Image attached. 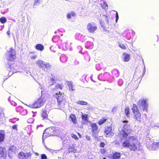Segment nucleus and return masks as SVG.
<instances>
[{"mask_svg":"<svg viewBox=\"0 0 159 159\" xmlns=\"http://www.w3.org/2000/svg\"><path fill=\"white\" fill-rule=\"evenodd\" d=\"M123 147L129 148L131 151H141L142 148L137 138L135 136H131L126 139L121 140Z\"/></svg>","mask_w":159,"mask_h":159,"instance_id":"obj_1","label":"nucleus"},{"mask_svg":"<svg viewBox=\"0 0 159 159\" xmlns=\"http://www.w3.org/2000/svg\"><path fill=\"white\" fill-rule=\"evenodd\" d=\"M123 125L122 130L120 132V136L121 138V140L126 139L128 138V134L132 132V130L129 125L128 124V121L127 120L122 122Z\"/></svg>","mask_w":159,"mask_h":159,"instance_id":"obj_2","label":"nucleus"},{"mask_svg":"<svg viewBox=\"0 0 159 159\" xmlns=\"http://www.w3.org/2000/svg\"><path fill=\"white\" fill-rule=\"evenodd\" d=\"M54 96L57 100L58 109L61 110L64 108L66 103L65 97L64 93L59 92V93H56Z\"/></svg>","mask_w":159,"mask_h":159,"instance_id":"obj_3","label":"nucleus"},{"mask_svg":"<svg viewBox=\"0 0 159 159\" xmlns=\"http://www.w3.org/2000/svg\"><path fill=\"white\" fill-rule=\"evenodd\" d=\"M137 105L141 111L147 112L148 107V100L147 99H142L139 101Z\"/></svg>","mask_w":159,"mask_h":159,"instance_id":"obj_4","label":"nucleus"},{"mask_svg":"<svg viewBox=\"0 0 159 159\" xmlns=\"http://www.w3.org/2000/svg\"><path fill=\"white\" fill-rule=\"evenodd\" d=\"M133 112L134 114V119L140 122L141 121V115L138 109L137 105L134 104L132 108Z\"/></svg>","mask_w":159,"mask_h":159,"instance_id":"obj_5","label":"nucleus"},{"mask_svg":"<svg viewBox=\"0 0 159 159\" xmlns=\"http://www.w3.org/2000/svg\"><path fill=\"white\" fill-rule=\"evenodd\" d=\"M46 101V98L45 97L41 98L35 101L34 104L30 105V107L33 108L40 107L44 104Z\"/></svg>","mask_w":159,"mask_h":159,"instance_id":"obj_6","label":"nucleus"},{"mask_svg":"<svg viewBox=\"0 0 159 159\" xmlns=\"http://www.w3.org/2000/svg\"><path fill=\"white\" fill-rule=\"evenodd\" d=\"M56 130L54 127H49L46 129L44 131L43 138L49 136H54V133Z\"/></svg>","mask_w":159,"mask_h":159,"instance_id":"obj_7","label":"nucleus"},{"mask_svg":"<svg viewBox=\"0 0 159 159\" xmlns=\"http://www.w3.org/2000/svg\"><path fill=\"white\" fill-rule=\"evenodd\" d=\"M102 74H99L98 76V78L100 80H107L111 82V80L113 79V77L111 76L110 74L107 72H106L104 73L102 77Z\"/></svg>","mask_w":159,"mask_h":159,"instance_id":"obj_8","label":"nucleus"},{"mask_svg":"<svg viewBox=\"0 0 159 159\" xmlns=\"http://www.w3.org/2000/svg\"><path fill=\"white\" fill-rule=\"evenodd\" d=\"M16 57V52L15 50L11 48L7 53L6 58L8 61H12Z\"/></svg>","mask_w":159,"mask_h":159,"instance_id":"obj_9","label":"nucleus"},{"mask_svg":"<svg viewBox=\"0 0 159 159\" xmlns=\"http://www.w3.org/2000/svg\"><path fill=\"white\" fill-rule=\"evenodd\" d=\"M150 143V144L148 143L147 145V147L149 150H155L159 148V142H153Z\"/></svg>","mask_w":159,"mask_h":159,"instance_id":"obj_10","label":"nucleus"},{"mask_svg":"<svg viewBox=\"0 0 159 159\" xmlns=\"http://www.w3.org/2000/svg\"><path fill=\"white\" fill-rule=\"evenodd\" d=\"M87 29L89 32L93 33L97 29L96 25L93 22L89 23L87 26Z\"/></svg>","mask_w":159,"mask_h":159,"instance_id":"obj_11","label":"nucleus"},{"mask_svg":"<svg viewBox=\"0 0 159 159\" xmlns=\"http://www.w3.org/2000/svg\"><path fill=\"white\" fill-rule=\"evenodd\" d=\"M9 66L7 68V70L9 71L8 77H5L4 79L6 80L9 77L11 76L13 74L16 72L15 69L14 68L15 65L12 64L11 65H8Z\"/></svg>","mask_w":159,"mask_h":159,"instance_id":"obj_12","label":"nucleus"},{"mask_svg":"<svg viewBox=\"0 0 159 159\" xmlns=\"http://www.w3.org/2000/svg\"><path fill=\"white\" fill-rule=\"evenodd\" d=\"M92 128V131L93 133V136L94 138L97 137V134L99 132L98 125L95 123L91 124Z\"/></svg>","mask_w":159,"mask_h":159,"instance_id":"obj_13","label":"nucleus"},{"mask_svg":"<svg viewBox=\"0 0 159 159\" xmlns=\"http://www.w3.org/2000/svg\"><path fill=\"white\" fill-rule=\"evenodd\" d=\"M111 130V127L106 126L105 127L104 132L106 137H109L112 134Z\"/></svg>","mask_w":159,"mask_h":159,"instance_id":"obj_14","label":"nucleus"},{"mask_svg":"<svg viewBox=\"0 0 159 159\" xmlns=\"http://www.w3.org/2000/svg\"><path fill=\"white\" fill-rule=\"evenodd\" d=\"M17 111L20 112V113L22 115H25L27 113V111L26 109H24L23 108L20 106H18L16 109Z\"/></svg>","mask_w":159,"mask_h":159,"instance_id":"obj_15","label":"nucleus"},{"mask_svg":"<svg viewBox=\"0 0 159 159\" xmlns=\"http://www.w3.org/2000/svg\"><path fill=\"white\" fill-rule=\"evenodd\" d=\"M69 151L70 152L75 153L76 151L77 147L75 145L72 143L70 144L68 147Z\"/></svg>","mask_w":159,"mask_h":159,"instance_id":"obj_16","label":"nucleus"},{"mask_svg":"<svg viewBox=\"0 0 159 159\" xmlns=\"http://www.w3.org/2000/svg\"><path fill=\"white\" fill-rule=\"evenodd\" d=\"M0 155L2 157L6 158L7 157V151L5 148L0 147Z\"/></svg>","mask_w":159,"mask_h":159,"instance_id":"obj_17","label":"nucleus"},{"mask_svg":"<svg viewBox=\"0 0 159 159\" xmlns=\"http://www.w3.org/2000/svg\"><path fill=\"white\" fill-rule=\"evenodd\" d=\"M67 83L69 91H75V85L74 84L73 82L72 81H67Z\"/></svg>","mask_w":159,"mask_h":159,"instance_id":"obj_18","label":"nucleus"},{"mask_svg":"<svg viewBox=\"0 0 159 159\" xmlns=\"http://www.w3.org/2000/svg\"><path fill=\"white\" fill-rule=\"evenodd\" d=\"M45 63V62L44 61L41 60H39L36 61V64L39 67L43 69L44 68Z\"/></svg>","mask_w":159,"mask_h":159,"instance_id":"obj_19","label":"nucleus"},{"mask_svg":"<svg viewBox=\"0 0 159 159\" xmlns=\"http://www.w3.org/2000/svg\"><path fill=\"white\" fill-rule=\"evenodd\" d=\"M130 55L125 53H123V61L125 62H128L130 59Z\"/></svg>","mask_w":159,"mask_h":159,"instance_id":"obj_20","label":"nucleus"},{"mask_svg":"<svg viewBox=\"0 0 159 159\" xmlns=\"http://www.w3.org/2000/svg\"><path fill=\"white\" fill-rule=\"evenodd\" d=\"M51 67L52 66L49 63L45 62L43 69L45 72H47L48 70H50Z\"/></svg>","mask_w":159,"mask_h":159,"instance_id":"obj_21","label":"nucleus"},{"mask_svg":"<svg viewBox=\"0 0 159 159\" xmlns=\"http://www.w3.org/2000/svg\"><path fill=\"white\" fill-rule=\"evenodd\" d=\"M5 133L4 131L0 130V143L3 142L4 139Z\"/></svg>","mask_w":159,"mask_h":159,"instance_id":"obj_22","label":"nucleus"},{"mask_svg":"<svg viewBox=\"0 0 159 159\" xmlns=\"http://www.w3.org/2000/svg\"><path fill=\"white\" fill-rule=\"evenodd\" d=\"M16 146H11L9 149V153H13L16 152Z\"/></svg>","mask_w":159,"mask_h":159,"instance_id":"obj_23","label":"nucleus"},{"mask_svg":"<svg viewBox=\"0 0 159 159\" xmlns=\"http://www.w3.org/2000/svg\"><path fill=\"white\" fill-rule=\"evenodd\" d=\"M69 119L70 120H71L74 124H76L77 123L76 118L75 115L73 114H71L70 115Z\"/></svg>","mask_w":159,"mask_h":159,"instance_id":"obj_24","label":"nucleus"},{"mask_svg":"<svg viewBox=\"0 0 159 159\" xmlns=\"http://www.w3.org/2000/svg\"><path fill=\"white\" fill-rule=\"evenodd\" d=\"M20 155L22 156V159H23L24 157L25 158L30 157L31 156V153L30 152L25 153L21 152L20 153Z\"/></svg>","mask_w":159,"mask_h":159,"instance_id":"obj_25","label":"nucleus"},{"mask_svg":"<svg viewBox=\"0 0 159 159\" xmlns=\"http://www.w3.org/2000/svg\"><path fill=\"white\" fill-rule=\"evenodd\" d=\"M112 74L114 77H117L119 75V71L116 69H113L112 71Z\"/></svg>","mask_w":159,"mask_h":159,"instance_id":"obj_26","label":"nucleus"},{"mask_svg":"<svg viewBox=\"0 0 159 159\" xmlns=\"http://www.w3.org/2000/svg\"><path fill=\"white\" fill-rule=\"evenodd\" d=\"M60 59L62 62H65L67 61V58L64 54H62L60 56Z\"/></svg>","mask_w":159,"mask_h":159,"instance_id":"obj_27","label":"nucleus"},{"mask_svg":"<svg viewBox=\"0 0 159 159\" xmlns=\"http://www.w3.org/2000/svg\"><path fill=\"white\" fill-rule=\"evenodd\" d=\"M75 16V13L74 11H71L68 13L67 15V18L68 19H71L72 17H74Z\"/></svg>","mask_w":159,"mask_h":159,"instance_id":"obj_28","label":"nucleus"},{"mask_svg":"<svg viewBox=\"0 0 159 159\" xmlns=\"http://www.w3.org/2000/svg\"><path fill=\"white\" fill-rule=\"evenodd\" d=\"M36 48L41 51L43 50L44 47L43 45L40 44H37L35 46Z\"/></svg>","mask_w":159,"mask_h":159,"instance_id":"obj_29","label":"nucleus"},{"mask_svg":"<svg viewBox=\"0 0 159 159\" xmlns=\"http://www.w3.org/2000/svg\"><path fill=\"white\" fill-rule=\"evenodd\" d=\"M42 116L44 119H48V115L46 110H44L43 111L42 114Z\"/></svg>","mask_w":159,"mask_h":159,"instance_id":"obj_30","label":"nucleus"},{"mask_svg":"<svg viewBox=\"0 0 159 159\" xmlns=\"http://www.w3.org/2000/svg\"><path fill=\"white\" fill-rule=\"evenodd\" d=\"M120 157V153L116 152L113 154L112 157L113 159H119Z\"/></svg>","mask_w":159,"mask_h":159,"instance_id":"obj_31","label":"nucleus"},{"mask_svg":"<svg viewBox=\"0 0 159 159\" xmlns=\"http://www.w3.org/2000/svg\"><path fill=\"white\" fill-rule=\"evenodd\" d=\"M103 67V65L102 63L97 64L96 66V69L98 70H100Z\"/></svg>","mask_w":159,"mask_h":159,"instance_id":"obj_32","label":"nucleus"},{"mask_svg":"<svg viewBox=\"0 0 159 159\" xmlns=\"http://www.w3.org/2000/svg\"><path fill=\"white\" fill-rule=\"evenodd\" d=\"M43 0H34V3L33 5L34 8H35V6L38 5L39 3H41Z\"/></svg>","mask_w":159,"mask_h":159,"instance_id":"obj_33","label":"nucleus"},{"mask_svg":"<svg viewBox=\"0 0 159 159\" xmlns=\"http://www.w3.org/2000/svg\"><path fill=\"white\" fill-rule=\"evenodd\" d=\"M76 103L78 104L82 105H85L88 104V103L83 101H78L76 102Z\"/></svg>","mask_w":159,"mask_h":159,"instance_id":"obj_34","label":"nucleus"},{"mask_svg":"<svg viewBox=\"0 0 159 159\" xmlns=\"http://www.w3.org/2000/svg\"><path fill=\"white\" fill-rule=\"evenodd\" d=\"M150 126L151 127L153 128L155 127H159V124L156 123L154 121H152L151 122Z\"/></svg>","mask_w":159,"mask_h":159,"instance_id":"obj_35","label":"nucleus"},{"mask_svg":"<svg viewBox=\"0 0 159 159\" xmlns=\"http://www.w3.org/2000/svg\"><path fill=\"white\" fill-rule=\"evenodd\" d=\"M107 120V118L103 117L98 122V124L101 125L104 123Z\"/></svg>","mask_w":159,"mask_h":159,"instance_id":"obj_36","label":"nucleus"},{"mask_svg":"<svg viewBox=\"0 0 159 159\" xmlns=\"http://www.w3.org/2000/svg\"><path fill=\"white\" fill-rule=\"evenodd\" d=\"M129 34L128 33V31H125L123 34V36H126V38L128 39V40H130L131 38H129Z\"/></svg>","mask_w":159,"mask_h":159,"instance_id":"obj_37","label":"nucleus"},{"mask_svg":"<svg viewBox=\"0 0 159 159\" xmlns=\"http://www.w3.org/2000/svg\"><path fill=\"white\" fill-rule=\"evenodd\" d=\"M0 21L1 23L4 24L7 22V19L4 17H2L0 18Z\"/></svg>","mask_w":159,"mask_h":159,"instance_id":"obj_38","label":"nucleus"},{"mask_svg":"<svg viewBox=\"0 0 159 159\" xmlns=\"http://www.w3.org/2000/svg\"><path fill=\"white\" fill-rule=\"evenodd\" d=\"M55 87L56 89H62L63 88V86L61 84H57L55 85Z\"/></svg>","mask_w":159,"mask_h":159,"instance_id":"obj_39","label":"nucleus"},{"mask_svg":"<svg viewBox=\"0 0 159 159\" xmlns=\"http://www.w3.org/2000/svg\"><path fill=\"white\" fill-rule=\"evenodd\" d=\"M152 142L150 140V138L149 137H147L146 138V146L148 143L150 144V143H152Z\"/></svg>","mask_w":159,"mask_h":159,"instance_id":"obj_40","label":"nucleus"},{"mask_svg":"<svg viewBox=\"0 0 159 159\" xmlns=\"http://www.w3.org/2000/svg\"><path fill=\"white\" fill-rule=\"evenodd\" d=\"M125 113L127 117L129 116V108H126L125 110Z\"/></svg>","mask_w":159,"mask_h":159,"instance_id":"obj_41","label":"nucleus"},{"mask_svg":"<svg viewBox=\"0 0 159 159\" xmlns=\"http://www.w3.org/2000/svg\"><path fill=\"white\" fill-rule=\"evenodd\" d=\"M70 136L71 137L75 139V140H78L79 139V138L77 136L73 134H70Z\"/></svg>","mask_w":159,"mask_h":159,"instance_id":"obj_42","label":"nucleus"},{"mask_svg":"<svg viewBox=\"0 0 159 159\" xmlns=\"http://www.w3.org/2000/svg\"><path fill=\"white\" fill-rule=\"evenodd\" d=\"M119 46L120 48L123 49H125L126 48L125 46L122 43H119Z\"/></svg>","mask_w":159,"mask_h":159,"instance_id":"obj_43","label":"nucleus"},{"mask_svg":"<svg viewBox=\"0 0 159 159\" xmlns=\"http://www.w3.org/2000/svg\"><path fill=\"white\" fill-rule=\"evenodd\" d=\"M18 120H19V119L18 118H15L13 119H9V121L10 122H11V123H15L16 122V121H17Z\"/></svg>","mask_w":159,"mask_h":159,"instance_id":"obj_44","label":"nucleus"},{"mask_svg":"<svg viewBox=\"0 0 159 159\" xmlns=\"http://www.w3.org/2000/svg\"><path fill=\"white\" fill-rule=\"evenodd\" d=\"M82 118L83 120L86 121L87 120L88 116L87 115H82Z\"/></svg>","mask_w":159,"mask_h":159,"instance_id":"obj_45","label":"nucleus"},{"mask_svg":"<svg viewBox=\"0 0 159 159\" xmlns=\"http://www.w3.org/2000/svg\"><path fill=\"white\" fill-rule=\"evenodd\" d=\"M103 16L105 18V19L107 23V24L108 25L109 24V22L108 21V19L109 18V17H108V16L106 15H104Z\"/></svg>","mask_w":159,"mask_h":159,"instance_id":"obj_46","label":"nucleus"},{"mask_svg":"<svg viewBox=\"0 0 159 159\" xmlns=\"http://www.w3.org/2000/svg\"><path fill=\"white\" fill-rule=\"evenodd\" d=\"M123 80H122L120 79L119 80V81H118V84L119 86H121L123 84Z\"/></svg>","mask_w":159,"mask_h":159,"instance_id":"obj_47","label":"nucleus"},{"mask_svg":"<svg viewBox=\"0 0 159 159\" xmlns=\"http://www.w3.org/2000/svg\"><path fill=\"white\" fill-rule=\"evenodd\" d=\"M60 36L58 35H54L52 38V40H54V39H60Z\"/></svg>","mask_w":159,"mask_h":159,"instance_id":"obj_48","label":"nucleus"},{"mask_svg":"<svg viewBox=\"0 0 159 159\" xmlns=\"http://www.w3.org/2000/svg\"><path fill=\"white\" fill-rule=\"evenodd\" d=\"M47 157L45 154H43L41 156V159H47Z\"/></svg>","mask_w":159,"mask_h":159,"instance_id":"obj_49","label":"nucleus"},{"mask_svg":"<svg viewBox=\"0 0 159 159\" xmlns=\"http://www.w3.org/2000/svg\"><path fill=\"white\" fill-rule=\"evenodd\" d=\"M50 80L52 82H55V80L54 78V76H53L52 75V77H50Z\"/></svg>","mask_w":159,"mask_h":159,"instance_id":"obj_50","label":"nucleus"},{"mask_svg":"<svg viewBox=\"0 0 159 159\" xmlns=\"http://www.w3.org/2000/svg\"><path fill=\"white\" fill-rule=\"evenodd\" d=\"M116 22H117L118 20V19H119L118 14V13L117 12H116Z\"/></svg>","mask_w":159,"mask_h":159,"instance_id":"obj_51","label":"nucleus"},{"mask_svg":"<svg viewBox=\"0 0 159 159\" xmlns=\"http://www.w3.org/2000/svg\"><path fill=\"white\" fill-rule=\"evenodd\" d=\"M33 119L32 118H31L28 120V122L29 123H31L33 122Z\"/></svg>","mask_w":159,"mask_h":159,"instance_id":"obj_52","label":"nucleus"},{"mask_svg":"<svg viewBox=\"0 0 159 159\" xmlns=\"http://www.w3.org/2000/svg\"><path fill=\"white\" fill-rule=\"evenodd\" d=\"M103 4H104V6H103V7H104V5L105 6V7H104V8H105V9H106L108 7V5H107L106 2H104Z\"/></svg>","mask_w":159,"mask_h":159,"instance_id":"obj_53","label":"nucleus"},{"mask_svg":"<svg viewBox=\"0 0 159 159\" xmlns=\"http://www.w3.org/2000/svg\"><path fill=\"white\" fill-rule=\"evenodd\" d=\"M12 128L13 129L17 130V125H14L12 127Z\"/></svg>","mask_w":159,"mask_h":159,"instance_id":"obj_54","label":"nucleus"},{"mask_svg":"<svg viewBox=\"0 0 159 159\" xmlns=\"http://www.w3.org/2000/svg\"><path fill=\"white\" fill-rule=\"evenodd\" d=\"M90 44L91 45V47H93V43L90 42L88 41L87 43V46H88V44Z\"/></svg>","mask_w":159,"mask_h":159,"instance_id":"obj_55","label":"nucleus"},{"mask_svg":"<svg viewBox=\"0 0 159 159\" xmlns=\"http://www.w3.org/2000/svg\"><path fill=\"white\" fill-rule=\"evenodd\" d=\"M58 31L63 32H65V30L63 29H60L58 30Z\"/></svg>","mask_w":159,"mask_h":159,"instance_id":"obj_56","label":"nucleus"},{"mask_svg":"<svg viewBox=\"0 0 159 159\" xmlns=\"http://www.w3.org/2000/svg\"><path fill=\"white\" fill-rule=\"evenodd\" d=\"M105 144L104 143L101 142L100 144V146L102 147H104Z\"/></svg>","mask_w":159,"mask_h":159,"instance_id":"obj_57","label":"nucleus"},{"mask_svg":"<svg viewBox=\"0 0 159 159\" xmlns=\"http://www.w3.org/2000/svg\"><path fill=\"white\" fill-rule=\"evenodd\" d=\"M100 24L102 27L104 29V28H105L104 26L103 25V23L102 22V21H101L100 22Z\"/></svg>","mask_w":159,"mask_h":159,"instance_id":"obj_58","label":"nucleus"},{"mask_svg":"<svg viewBox=\"0 0 159 159\" xmlns=\"http://www.w3.org/2000/svg\"><path fill=\"white\" fill-rule=\"evenodd\" d=\"M74 63L75 65H78L79 63V61H77V60H75V61H74Z\"/></svg>","mask_w":159,"mask_h":159,"instance_id":"obj_59","label":"nucleus"},{"mask_svg":"<svg viewBox=\"0 0 159 159\" xmlns=\"http://www.w3.org/2000/svg\"><path fill=\"white\" fill-rule=\"evenodd\" d=\"M101 152L103 154L105 153L106 152L105 150L104 149H101Z\"/></svg>","mask_w":159,"mask_h":159,"instance_id":"obj_60","label":"nucleus"},{"mask_svg":"<svg viewBox=\"0 0 159 159\" xmlns=\"http://www.w3.org/2000/svg\"><path fill=\"white\" fill-rule=\"evenodd\" d=\"M86 139L89 140H90V137L89 136H88V135H86Z\"/></svg>","mask_w":159,"mask_h":159,"instance_id":"obj_61","label":"nucleus"},{"mask_svg":"<svg viewBox=\"0 0 159 159\" xmlns=\"http://www.w3.org/2000/svg\"><path fill=\"white\" fill-rule=\"evenodd\" d=\"M7 34L8 36H9L10 34V32L9 30H8L7 32Z\"/></svg>","mask_w":159,"mask_h":159,"instance_id":"obj_62","label":"nucleus"},{"mask_svg":"<svg viewBox=\"0 0 159 159\" xmlns=\"http://www.w3.org/2000/svg\"><path fill=\"white\" fill-rule=\"evenodd\" d=\"M77 35L79 37V36H81V35L80 34H76V36H77Z\"/></svg>","mask_w":159,"mask_h":159,"instance_id":"obj_63","label":"nucleus"},{"mask_svg":"<svg viewBox=\"0 0 159 159\" xmlns=\"http://www.w3.org/2000/svg\"><path fill=\"white\" fill-rule=\"evenodd\" d=\"M12 105H14V106H16L17 105V104L14 102V104H13L12 103Z\"/></svg>","mask_w":159,"mask_h":159,"instance_id":"obj_64","label":"nucleus"}]
</instances>
